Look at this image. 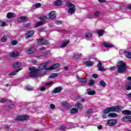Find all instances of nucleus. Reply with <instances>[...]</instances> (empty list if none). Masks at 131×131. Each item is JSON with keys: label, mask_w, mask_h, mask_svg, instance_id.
<instances>
[{"label": "nucleus", "mask_w": 131, "mask_h": 131, "mask_svg": "<svg viewBox=\"0 0 131 131\" xmlns=\"http://www.w3.org/2000/svg\"><path fill=\"white\" fill-rule=\"evenodd\" d=\"M123 109V107L117 105L114 107H107L104 111L102 112L104 114H108L110 112H120Z\"/></svg>", "instance_id": "obj_1"}, {"label": "nucleus", "mask_w": 131, "mask_h": 131, "mask_svg": "<svg viewBox=\"0 0 131 131\" xmlns=\"http://www.w3.org/2000/svg\"><path fill=\"white\" fill-rule=\"evenodd\" d=\"M126 64L122 61H119L117 67V72L118 73H124L126 72Z\"/></svg>", "instance_id": "obj_2"}, {"label": "nucleus", "mask_w": 131, "mask_h": 131, "mask_svg": "<svg viewBox=\"0 0 131 131\" xmlns=\"http://www.w3.org/2000/svg\"><path fill=\"white\" fill-rule=\"evenodd\" d=\"M29 70H30V76L31 77H36L39 76V71L38 70L36 69L35 67H29Z\"/></svg>", "instance_id": "obj_3"}, {"label": "nucleus", "mask_w": 131, "mask_h": 131, "mask_svg": "<svg viewBox=\"0 0 131 131\" xmlns=\"http://www.w3.org/2000/svg\"><path fill=\"white\" fill-rule=\"evenodd\" d=\"M119 54L120 55H124L126 58L128 59H131V52L129 51H125V50H120L119 51Z\"/></svg>", "instance_id": "obj_4"}, {"label": "nucleus", "mask_w": 131, "mask_h": 131, "mask_svg": "<svg viewBox=\"0 0 131 131\" xmlns=\"http://www.w3.org/2000/svg\"><path fill=\"white\" fill-rule=\"evenodd\" d=\"M29 118V117L27 115L18 116L15 118V120L16 121H24L27 120Z\"/></svg>", "instance_id": "obj_5"}, {"label": "nucleus", "mask_w": 131, "mask_h": 131, "mask_svg": "<svg viewBox=\"0 0 131 131\" xmlns=\"http://www.w3.org/2000/svg\"><path fill=\"white\" fill-rule=\"evenodd\" d=\"M47 64H49V62H46L41 63L39 67V69L40 70H46L47 71H50L49 68H47Z\"/></svg>", "instance_id": "obj_6"}, {"label": "nucleus", "mask_w": 131, "mask_h": 131, "mask_svg": "<svg viewBox=\"0 0 131 131\" xmlns=\"http://www.w3.org/2000/svg\"><path fill=\"white\" fill-rule=\"evenodd\" d=\"M107 123L108 125H110V126H113V125H115V124L117 123V120H116V119L108 120L107 121Z\"/></svg>", "instance_id": "obj_7"}, {"label": "nucleus", "mask_w": 131, "mask_h": 131, "mask_svg": "<svg viewBox=\"0 0 131 131\" xmlns=\"http://www.w3.org/2000/svg\"><path fill=\"white\" fill-rule=\"evenodd\" d=\"M59 67H60V64L55 63L53 65H52L51 67L49 68L48 70H49V71H52V70H54V69H58Z\"/></svg>", "instance_id": "obj_8"}, {"label": "nucleus", "mask_w": 131, "mask_h": 131, "mask_svg": "<svg viewBox=\"0 0 131 131\" xmlns=\"http://www.w3.org/2000/svg\"><path fill=\"white\" fill-rule=\"evenodd\" d=\"M34 34V31H30L29 32H27L25 34V37L26 38H29L32 36Z\"/></svg>", "instance_id": "obj_9"}, {"label": "nucleus", "mask_w": 131, "mask_h": 131, "mask_svg": "<svg viewBox=\"0 0 131 131\" xmlns=\"http://www.w3.org/2000/svg\"><path fill=\"white\" fill-rule=\"evenodd\" d=\"M63 90L61 86L56 87L54 90L52 91L53 94H59V93H61V91Z\"/></svg>", "instance_id": "obj_10"}, {"label": "nucleus", "mask_w": 131, "mask_h": 131, "mask_svg": "<svg viewBox=\"0 0 131 131\" xmlns=\"http://www.w3.org/2000/svg\"><path fill=\"white\" fill-rule=\"evenodd\" d=\"M56 18V12L52 11L49 13V19L51 20H54Z\"/></svg>", "instance_id": "obj_11"}, {"label": "nucleus", "mask_w": 131, "mask_h": 131, "mask_svg": "<svg viewBox=\"0 0 131 131\" xmlns=\"http://www.w3.org/2000/svg\"><path fill=\"white\" fill-rule=\"evenodd\" d=\"M17 22H21V23H23V22H26V21H27V18H26V16H21L20 17H18L17 19Z\"/></svg>", "instance_id": "obj_12"}, {"label": "nucleus", "mask_w": 131, "mask_h": 131, "mask_svg": "<svg viewBox=\"0 0 131 131\" xmlns=\"http://www.w3.org/2000/svg\"><path fill=\"white\" fill-rule=\"evenodd\" d=\"M87 94L89 95V96H94V95H96V91L94 90H91V89L88 88L86 90Z\"/></svg>", "instance_id": "obj_13"}, {"label": "nucleus", "mask_w": 131, "mask_h": 131, "mask_svg": "<svg viewBox=\"0 0 131 131\" xmlns=\"http://www.w3.org/2000/svg\"><path fill=\"white\" fill-rule=\"evenodd\" d=\"M66 7H68L69 9H75V5L72 4L71 2H69L66 3Z\"/></svg>", "instance_id": "obj_14"}, {"label": "nucleus", "mask_w": 131, "mask_h": 131, "mask_svg": "<svg viewBox=\"0 0 131 131\" xmlns=\"http://www.w3.org/2000/svg\"><path fill=\"white\" fill-rule=\"evenodd\" d=\"M84 64L87 67H92V66H93V65H94V62H93L92 61H85L84 62Z\"/></svg>", "instance_id": "obj_15"}, {"label": "nucleus", "mask_w": 131, "mask_h": 131, "mask_svg": "<svg viewBox=\"0 0 131 131\" xmlns=\"http://www.w3.org/2000/svg\"><path fill=\"white\" fill-rule=\"evenodd\" d=\"M36 51V49H35V47H32L28 50H27V54H32L33 53H34Z\"/></svg>", "instance_id": "obj_16"}, {"label": "nucleus", "mask_w": 131, "mask_h": 131, "mask_svg": "<svg viewBox=\"0 0 131 131\" xmlns=\"http://www.w3.org/2000/svg\"><path fill=\"white\" fill-rule=\"evenodd\" d=\"M103 47L105 48H112L113 47V45L108 42H103Z\"/></svg>", "instance_id": "obj_17"}, {"label": "nucleus", "mask_w": 131, "mask_h": 131, "mask_svg": "<svg viewBox=\"0 0 131 131\" xmlns=\"http://www.w3.org/2000/svg\"><path fill=\"white\" fill-rule=\"evenodd\" d=\"M16 16V14L15 13H13L12 12H8L7 15V18L8 19H11V18H13Z\"/></svg>", "instance_id": "obj_18"}, {"label": "nucleus", "mask_w": 131, "mask_h": 131, "mask_svg": "<svg viewBox=\"0 0 131 131\" xmlns=\"http://www.w3.org/2000/svg\"><path fill=\"white\" fill-rule=\"evenodd\" d=\"M101 16V12L99 11H96L94 13L93 17L94 18H100Z\"/></svg>", "instance_id": "obj_19"}, {"label": "nucleus", "mask_w": 131, "mask_h": 131, "mask_svg": "<svg viewBox=\"0 0 131 131\" xmlns=\"http://www.w3.org/2000/svg\"><path fill=\"white\" fill-rule=\"evenodd\" d=\"M19 55V52L18 51H13L10 53V57H17Z\"/></svg>", "instance_id": "obj_20"}, {"label": "nucleus", "mask_w": 131, "mask_h": 131, "mask_svg": "<svg viewBox=\"0 0 131 131\" xmlns=\"http://www.w3.org/2000/svg\"><path fill=\"white\" fill-rule=\"evenodd\" d=\"M62 1L61 0H56L55 2H54L55 6H56L57 7H60V6H62Z\"/></svg>", "instance_id": "obj_21"}, {"label": "nucleus", "mask_w": 131, "mask_h": 131, "mask_svg": "<svg viewBox=\"0 0 131 131\" xmlns=\"http://www.w3.org/2000/svg\"><path fill=\"white\" fill-rule=\"evenodd\" d=\"M21 70V69H17L16 70H15V71H13L10 73L9 74V75L10 76H13L14 75H16L17 73H18V72H19V71H20Z\"/></svg>", "instance_id": "obj_22"}, {"label": "nucleus", "mask_w": 131, "mask_h": 131, "mask_svg": "<svg viewBox=\"0 0 131 131\" xmlns=\"http://www.w3.org/2000/svg\"><path fill=\"white\" fill-rule=\"evenodd\" d=\"M12 66L13 68H19V67L21 66V62H14Z\"/></svg>", "instance_id": "obj_23"}, {"label": "nucleus", "mask_w": 131, "mask_h": 131, "mask_svg": "<svg viewBox=\"0 0 131 131\" xmlns=\"http://www.w3.org/2000/svg\"><path fill=\"white\" fill-rule=\"evenodd\" d=\"M68 13L69 15H73L75 13V9L73 8H69L68 10Z\"/></svg>", "instance_id": "obj_24"}, {"label": "nucleus", "mask_w": 131, "mask_h": 131, "mask_svg": "<svg viewBox=\"0 0 131 131\" xmlns=\"http://www.w3.org/2000/svg\"><path fill=\"white\" fill-rule=\"evenodd\" d=\"M122 113L124 114V115H131V111L129 110L122 111Z\"/></svg>", "instance_id": "obj_25"}, {"label": "nucleus", "mask_w": 131, "mask_h": 131, "mask_svg": "<svg viewBox=\"0 0 131 131\" xmlns=\"http://www.w3.org/2000/svg\"><path fill=\"white\" fill-rule=\"evenodd\" d=\"M75 107H76V108H77V109H79V110H81L82 109V108H83L82 104L80 103H77L75 104Z\"/></svg>", "instance_id": "obj_26"}, {"label": "nucleus", "mask_w": 131, "mask_h": 131, "mask_svg": "<svg viewBox=\"0 0 131 131\" xmlns=\"http://www.w3.org/2000/svg\"><path fill=\"white\" fill-rule=\"evenodd\" d=\"M81 56H82L81 54L76 53L73 55V58H75V59H79L81 57Z\"/></svg>", "instance_id": "obj_27"}, {"label": "nucleus", "mask_w": 131, "mask_h": 131, "mask_svg": "<svg viewBox=\"0 0 131 131\" xmlns=\"http://www.w3.org/2000/svg\"><path fill=\"white\" fill-rule=\"evenodd\" d=\"M78 80H79L80 82L81 83H85L88 82V79L85 78H78Z\"/></svg>", "instance_id": "obj_28"}, {"label": "nucleus", "mask_w": 131, "mask_h": 131, "mask_svg": "<svg viewBox=\"0 0 131 131\" xmlns=\"http://www.w3.org/2000/svg\"><path fill=\"white\" fill-rule=\"evenodd\" d=\"M108 117H111L112 118H114L117 117V114L114 113H111L108 114Z\"/></svg>", "instance_id": "obj_29"}, {"label": "nucleus", "mask_w": 131, "mask_h": 131, "mask_svg": "<svg viewBox=\"0 0 131 131\" xmlns=\"http://www.w3.org/2000/svg\"><path fill=\"white\" fill-rule=\"evenodd\" d=\"M71 113L75 114L78 112V109L74 107L70 111Z\"/></svg>", "instance_id": "obj_30"}, {"label": "nucleus", "mask_w": 131, "mask_h": 131, "mask_svg": "<svg viewBox=\"0 0 131 131\" xmlns=\"http://www.w3.org/2000/svg\"><path fill=\"white\" fill-rule=\"evenodd\" d=\"M104 32H105V31H104L103 30H99L97 31V33L99 36H102L103 34H104Z\"/></svg>", "instance_id": "obj_31"}, {"label": "nucleus", "mask_w": 131, "mask_h": 131, "mask_svg": "<svg viewBox=\"0 0 131 131\" xmlns=\"http://www.w3.org/2000/svg\"><path fill=\"white\" fill-rule=\"evenodd\" d=\"M69 44V41H66L64 42H62L61 46V48H65L67 45Z\"/></svg>", "instance_id": "obj_32"}, {"label": "nucleus", "mask_w": 131, "mask_h": 131, "mask_svg": "<svg viewBox=\"0 0 131 131\" xmlns=\"http://www.w3.org/2000/svg\"><path fill=\"white\" fill-rule=\"evenodd\" d=\"M41 7V4L40 3H36L34 6L32 7L33 9H34V8H36V9L38 8H40Z\"/></svg>", "instance_id": "obj_33"}, {"label": "nucleus", "mask_w": 131, "mask_h": 131, "mask_svg": "<svg viewBox=\"0 0 131 131\" xmlns=\"http://www.w3.org/2000/svg\"><path fill=\"white\" fill-rule=\"evenodd\" d=\"M122 122H127V116L123 117L121 119Z\"/></svg>", "instance_id": "obj_34"}, {"label": "nucleus", "mask_w": 131, "mask_h": 131, "mask_svg": "<svg viewBox=\"0 0 131 131\" xmlns=\"http://www.w3.org/2000/svg\"><path fill=\"white\" fill-rule=\"evenodd\" d=\"M126 90L127 91L131 90V81H129L128 82L127 85L126 86Z\"/></svg>", "instance_id": "obj_35"}, {"label": "nucleus", "mask_w": 131, "mask_h": 131, "mask_svg": "<svg viewBox=\"0 0 131 131\" xmlns=\"http://www.w3.org/2000/svg\"><path fill=\"white\" fill-rule=\"evenodd\" d=\"M44 40L43 38H39L37 40V44L39 46H42L41 42Z\"/></svg>", "instance_id": "obj_36"}, {"label": "nucleus", "mask_w": 131, "mask_h": 131, "mask_svg": "<svg viewBox=\"0 0 131 131\" xmlns=\"http://www.w3.org/2000/svg\"><path fill=\"white\" fill-rule=\"evenodd\" d=\"M85 36L88 38H91V37H92V36H93V34H92V33H90V32H88L85 34Z\"/></svg>", "instance_id": "obj_37"}, {"label": "nucleus", "mask_w": 131, "mask_h": 131, "mask_svg": "<svg viewBox=\"0 0 131 131\" xmlns=\"http://www.w3.org/2000/svg\"><path fill=\"white\" fill-rule=\"evenodd\" d=\"M99 84H100L101 86H102V88H105V86H106V82H105V81H104L103 80L100 81L99 82Z\"/></svg>", "instance_id": "obj_38"}, {"label": "nucleus", "mask_w": 131, "mask_h": 131, "mask_svg": "<svg viewBox=\"0 0 131 131\" xmlns=\"http://www.w3.org/2000/svg\"><path fill=\"white\" fill-rule=\"evenodd\" d=\"M58 76V73H52L49 78H54V77H57Z\"/></svg>", "instance_id": "obj_39"}, {"label": "nucleus", "mask_w": 131, "mask_h": 131, "mask_svg": "<svg viewBox=\"0 0 131 131\" xmlns=\"http://www.w3.org/2000/svg\"><path fill=\"white\" fill-rule=\"evenodd\" d=\"M47 19H48V18L46 16H42L40 17V19L41 21H46Z\"/></svg>", "instance_id": "obj_40"}, {"label": "nucleus", "mask_w": 131, "mask_h": 131, "mask_svg": "<svg viewBox=\"0 0 131 131\" xmlns=\"http://www.w3.org/2000/svg\"><path fill=\"white\" fill-rule=\"evenodd\" d=\"M89 85H93V84H95V81L93 79H90V82L89 83Z\"/></svg>", "instance_id": "obj_41"}, {"label": "nucleus", "mask_w": 131, "mask_h": 131, "mask_svg": "<svg viewBox=\"0 0 131 131\" xmlns=\"http://www.w3.org/2000/svg\"><path fill=\"white\" fill-rule=\"evenodd\" d=\"M62 106H63V107H66L67 108L68 107V103H67L66 102H63L61 103Z\"/></svg>", "instance_id": "obj_42"}, {"label": "nucleus", "mask_w": 131, "mask_h": 131, "mask_svg": "<svg viewBox=\"0 0 131 131\" xmlns=\"http://www.w3.org/2000/svg\"><path fill=\"white\" fill-rule=\"evenodd\" d=\"M48 43H49V41H48V40H45L44 41H43V42H41V45H42V46H43L45 45H48Z\"/></svg>", "instance_id": "obj_43"}, {"label": "nucleus", "mask_w": 131, "mask_h": 131, "mask_svg": "<svg viewBox=\"0 0 131 131\" xmlns=\"http://www.w3.org/2000/svg\"><path fill=\"white\" fill-rule=\"evenodd\" d=\"M7 39H8V38H7V37L6 36H4L3 37V38L1 39V40L3 42H5V41H7Z\"/></svg>", "instance_id": "obj_44"}, {"label": "nucleus", "mask_w": 131, "mask_h": 131, "mask_svg": "<svg viewBox=\"0 0 131 131\" xmlns=\"http://www.w3.org/2000/svg\"><path fill=\"white\" fill-rule=\"evenodd\" d=\"M17 43H18V42L15 40H14L12 41H11V45L12 46H16V45H17Z\"/></svg>", "instance_id": "obj_45"}, {"label": "nucleus", "mask_w": 131, "mask_h": 131, "mask_svg": "<svg viewBox=\"0 0 131 131\" xmlns=\"http://www.w3.org/2000/svg\"><path fill=\"white\" fill-rule=\"evenodd\" d=\"M99 71H102L103 72H104V71H106V70L104 69V68L100 67L98 68Z\"/></svg>", "instance_id": "obj_46"}, {"label": "nucleus", "mask_w": 131, "mask_h": 131, "mask_svg": "<svg viewBox=\"0 0 131 131\" xmlns=\"http://www.w3.org/2000/svg\"><path fill=\"white\" fill-rule=\"evenodd\" d=\"M0 102L1 103H5V102H7V99H6L5 98H1L0 99Z\"/></svg>", "instance_id": "obj_47"}, {"label": "nucleus", "mask_w": 131, "mask_h": 131, "mask_svg": "<svg viewBox=\"0 0 131 131\" xmlns=\"http://www.w3.org/2000/svg\"><path fill=\"white\" fill-rule=\"evenodd\" d=\"M117 68L115 66H113L110 68V71H113L115 70Z\"/></svg>", "instance_id": "obj_48"}, {"label": "nucleus", "mask_w": 131, "mask_h": 131, "mask_svg": "<svg viewBox=\"0 0 131 131\" xmlns=\"http://www.w3.org/2000/svg\"><path fill=\"white\" fill-rule=\"evenodd\" d=\"M93 112V110L89 109L88 110L87 112H86V114H90Z\"/></svg>", "instance_id": "obj_49"}, {"label": "nucleus", "mask_w": 131, "mask_h": 131, "mask_svg": "<svg viewBox=\"0 0 131 131\" xmlns=\"http://www.w3.org/2000/svg\"><path fill=\"white\" fill-rule=\"evenodd\" d=\"M55 23H56V24H57V25H60L62 24V22L60 20L55 21Z\"/></svg>", "instance_id": "obj_50"}, {"label": "nucleus", "mask_w": 131, "mask_h": 131, "mask_svg": "<svg viewBox=\"0 0 131 131\" xmlns=\"http://www.w3.org/2000/svg\"><path fill=\"white\" fill-rule=\"evenodd\" d=\"M50 107L51 109H55L56 108V106L54 104H50Z\"/></svg>", "instance_id": "obj_51"}, {"label": "nucleus", "mask_w": 131, "mask_h": 131, "mask_svg": "<svg viewBox=\"0 0 131 131\" xmlns=\"http://www.w3.org/2000/svg\"><path fill=\"white\" fill-rule=\"evenodd\" d=\"M25 89L26 90H27V91H32L33 90L32 88L29 86H26Z\"/></svg>", "instance_id": "obj_52"}, {"label": "nucleus", "mask_w": 131, "mask_h": 131, "mask_svg": "<svg viewBox=\"0 0 131 131\" xmlns=\"http://www.w3.org/2000/svg\"><path fill=\"white\" fill-rule=\"evenodd\" d=\"M127 121L131 122V116H127Z\"/></svg>", "instance_id": "obj_53"}, {"label": "nucleus", "mask_w": 131, "mask_h": 131, "mask_svg": "<svg viewBox=\"0 0 131 131\" xmlns=\"http://www.w3.org/2000/svg\"><path fill=\"white\" fill-rule=\"evenodd\" d=\"M42 24H43L42 22H40V23L37 24L36 26H37V27H39V26H41V25H42Z\"/></svg>", "instance_id": "obj_54"}, {"label": "nucleus", "mask_w": 131, "mask_h": 131, "mask_svg": "<svg viewBox=\"0 0 131 131\" xmlns=\"http://www.w3.org/2000/svg\"><path fill=\"white\" fill-rule=\"evenodd\" d=\"M15 107V105L14 104H11L9 106V108H10V109H13Z\"/></svg>", "instance_id": "obj_55"}, {"label": "nucleus", "mask_w": 131, "mask_h": 131, "mask_svg": "<svg viewBox=\"0 0 131 131\" xmlns=\"http://www.w3.org/2000/svg\"><path fill=\"white\" fill-rule=\"evenodd\" d=\"M40 91L41 92H43V91H46V87L42 86L40 88Z\"/></svg>", "instance_id": "obj_56"}, {"label": "nucleus", "mask_w": 131, "mask_h": 131, "mask_svg": "<svg viewBox=\"0 0 131 131\" xmlns=\"http://www.w3.org/2000/svg\"><path fill=\"white\" fill-rule=\"evenodd\" d=\"M60 129H61V130H65V129H66V127H65V126H61Z\"/></svg>", "instance_id": "obj_57"}, {"label": "nucleus", "mask_w": 131, "mask_h": 131, "mask_svg": "<svg viewBox=\"0 0 131 131\" xmlns=\"http://www.w3.org/2000/svg\"><path fill=\"white\" fill-rule=\"evenodd\" d=\"M92 77H93V78H98V75L97 74H94L92 75Z\"/></svg>", "instance_id": "obj_58"}, {"label": "nucleus", "mask_w": 131, "mask_h": 131, "mask_svg": "<svg viewBox=\"0 0 131 131\" xmlns=\"http://www.w3.org/2000/svg\"><path fill=\"white\" fill-rule=\"evenodd\" d=\"M63 69H64V70H66L67 71H68L69 70V67H64Z\"/></svg>", "instance_id": "obj_59"}, {"label": "nucleus", "mask_w": 131, "mask_h": 131, "mask_svg": "<svg viewBox=\"0 0 131 131\" xmlns=\"http://www.w3.org/2000/svg\"><path fill=\"white\" fill-rule=\"evenodd\" d=\"M97 66H98V68H100V67H102V63L99 62Z\"/></svg>", "instance_id": "obj_60"}, {"label": "nucleus", "mask_w": 131, "mask_h": 131, "mask_svg": "<svg viewBox=\"0 0 131 131\" xmlns=\"http://www.w3.org/2000/svg\"><path fill=\"white\" fill-rule=\"evenodd\" d=\"M102 127H103L102 126V125H98V126H97V128H98V129H102Z\"/></svg>", "instance_id": "obj_61"}, {"label": "nucleus", "mask_w": 131, "mask_h": 131, "mask_svg": "<svg viewBox=\"0 0 131 131\" xmlns=\"http://www.w3.org/2000/svg\"><path fill=\"white\" fill-rule=\"evenodd\" d=\"M39 51H45V50H46V48H45V47H42V48H40L39 49Z\"/></svg>", "instance_id": "obj_62"}, {"label": "nucleus", "mask_w": 131, "mask_h": 131, "mask_svg": "<svg viewBox=\"0 0 131 131\" xmlns=\"http://www.w3.org/2000/svg\"><path fill=\"white\" fill-rule=\"evenodd\" d=\"M6 24L5 22L2 23V24L1 25V27H4V26H5Z\"/></svg>", "instance_id": "obj_63"}, {"label": "nucleus", "mask_w": 131, "mask_h": 131, "mask_svg": "<svg viewBox=\"0 0 131 131\" xmlns=\"http://www.w3.org/2000/svg\"><path fill=\"white\" fill-rule=\"evenodd\" d=\"M52 83H53V82H50L47 83L46 85H51Z\"/></svg>", "instance_id": "obj_64"}]
</instances>
